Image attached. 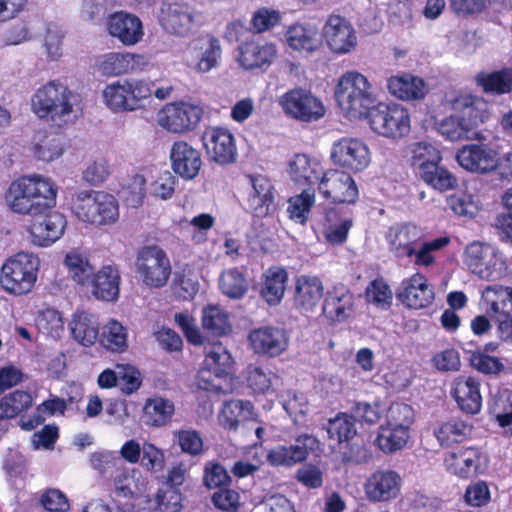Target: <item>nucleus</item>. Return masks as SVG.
<instances>
[{
    "label": "nucleus",
    "instance_id": "f257e3e1",
    "mask_svg": "<svg viewBox=\"0 0 512 512\" xmlns=\"http://www.w3.org/2000/svg\"><path fill=\"white\" fill-rule=\"evenodd\" d=\"M57 194L58 187L50 178L22 175L9 184L5 201L14 213L37 217L56 206Z\"/></svg>",
    "mask_w": 512,
    "mask_h": 512
},
{
    "label": "nucleus",
    "instance_id": "f03ea898",
    "mask_svg": "<svg viewBox=\"0 0 512 512\" xmlns=\"http://www.w3.org/2000/svg\"><path fill=\"white\" fill-rule=\"evenodd\" d=\"M78 95L58 80L38 88L31 98V109L40 119L67 122L74 113Z\"/></svg>",
    "mask_w": 512,
    "mask_h": 512
},
{
    "label": "nucleus",
    "instance_id": "7ed1b4c3",
    "mask_svg": "<svg viewBox=\"0 0 512 512\" xmlns=\"http://www.w3.org/2000/svg\"><path fill=\"white\" fill-rule=\"evenodd\" d=\"M335 98L340 108L354 118L366 117L376 102L372 84L357 71H347L340 77Z\"/></svg>",
    "mask_w": 512,
    "mask_h": 512
},
{
    "label": "nucleus",
    "instance_id": "20e7f679",
    "mask_svg": "<svg viewBox=\"0 0 512 512\" xmlns=\"http://www.w3.org/2000/svg\"><path fill=\"white\" fill-rule=\"evenodd\" d=\"M153 86V82L142 79L116 80L104 88L102 96L113 112L135 111L145 107L152 96Z\"/></svg>",
    "mask_w": 512,
    "mask_h": 512
},
{
    "label": "nucleus",
    "instance_id": "39448f33",
    "mask_svg": "<svg viewBox=\"0 0 512 512\" xmlns=\"http://www.w3.org/2000/svg\"><path fill=\"white\" fill-rule=\"evenodd\" d=\"M73 212L86 223L102 226L114 224L119 218L117 199L104 191H81L77 194Z\"/></svg>",
    "mask_w": 512,
    "mask_h": 512
},
{
    "label": "nucleus",
    "instance_id": "423d86ee",
    "mask_svg": "<svg viewBox=\"0 0 512 512\" xmlns=\"http://www.w3.org/2000/svg\"><path fill=\"white\" fill-rule=\"evenodd\" d=\"M365 118L376 134L388 139H402L411 130L410 112L399 103H378Z\"/></svg>",
    "mask_w": 512,
    "mask_h": 512
},
{
    "label": "nucleus",
    "instance_id": "0eeeda50",
    "mask_svg": "<svg viewBox=\"0 0 512 512\" xmlns=\"http://www.w3.org/2000/svg\"><path fill=\"white\" fill-rule=\"evenodd\" d=\"M38 264L32 255L19 252L8 258L0 273L1 287L14 296H23L32 291L37 281Z\"/></svg>",
    "mask_w": 512,
    "mask_h": 512
},
{
    "label": "nucleus",
    "instance_id": "6e6552de",
    "mask_svg": "<svg viewBox=\"0 0 512 512\" xmlns=\"http://www.w3.org/2000/svg\"><path fill=\"white\" fill-rule=\"evenodd\" d=\"M481 301L487 315L495 320L499 339L512 341V287L487 285L481 292Z\"/></svg>",
    "mask_w": 512,
    "mask_h": 512
},
{
    "label": "nucleus",
    "instance_id": "1a4fd4ad",
    "mask_svg": "<svg viewBox=\"0 0 512 512\" xmlns=\"http://www.w3.org/2000/svg\"><path fill=\"white\" fill-rule=\"evenodd\" d=\"M136 268L143 283L150 288L164 287L172 271L166 252L157 245L144 246L138 251Z\"/></svg>",
    "mask_w": 512,
    "mask_h": 512
},
{
    "label": "nucleus",
    "instance_id": "9d476101",
    "mask_svg": "<svg viewBox=\"0 0 512 512\" xmlns=\"http://www.w3.org/2000/svg\"><path fill=\"white\" fill-rule=\"evenodd\" d=\"M279 105L287 117L303 123L318 121L326 111L323 102L304 88L285 92L279 98Z\"/></svg>",
    "mask_w": 512,
    "mask_h": 512
},
{
    "label": "nucleus",
    "instance_id": "9b49d317",
    "mask_svg": "<svg viewBox=\"0 0 512 512\" xmlns=\"http://www.w3.org/2000/svg\"><path fill=\"white\" fill-rule=\"evenodd\" d=\"M462 259L471 273L486 280L495 279L505 264L497 248L481 241L469 243Z\"/></svg>",
    "mask_w": 512,
    "mask_h": 512
},
{
    "label": "nucleus",
    "instance_id": "f8f14e48",
    "mask_svg": "<svg viewBox=\"0 0 512 512\" xmlns=\"http://www.w3.org/2000/svg\"><path fill=\"white\" fill-rule=\"evenodd\" d=\"M203 108L185 101L167 103L158 114L159 125L172 133L194 130L203 117Z\"/></svg>",
    "mask_w": 512,
    "mask_h": 512
},
{
    "label": "nucleus",
    "instance_id": "ddd939ff",
    "mask_svg": "<svg viewBox=\"0 0 512 512\" xmlns=\"http://www.w3.org/2000/svg\"><path fill=\"white\" fill-rule=\"evenodd\" d=\"M318 191L324 199L336 204H355L359 198L353 177L338 169H329L322 173Z\"/></svg>",
    "mask_w": 512,
    "mask_h": 512
},
{
    "label": "nucleus",
    "instance_id": "4468645a",
    "mask_svg": "<svg viewBox=\"0 0 512 512\" xmlns=\"http://www.w3.org/2000/svg\"><path fill=\"white\" fill-rule=\"evenodd\" d=\"M448 105L454 113L460 116L475 139H480L481 134L476 130L490 117L488 103L482 97L459 93L448 99Z\"/></svg>",
    "mask_w": 512,
    "mask_h": 512
},
{
    "label": "nucleus",
    "instance_id": "2eb2a0df",
    "mask_svg": "<svg viewBox=\"0 0 512 512\" xmlns=\"http://www.w3.org/2000/svg\"><path fill=\"white\" fill-rule=\"evenodd\" d=\"M331 158L333 162L353 172L363 171L370 163V151L360 139L343 137L333 144Z\"/></svg>",
    "mask_w": 512,
    "mask_h": 512
},
{
    "label": "nucleus",
    "instance_id": "dca6fc26",
    "mask_svg": "<svg viewBox=\"0 0 512 512\" xmlns=\"http://www.w3.org/2000/svg\"><path fill=\"white\" fill-rule=\"evenodd\" d=\"M318 440L313 435L301 434L296 437L295 444L278 445L267 453V462L274 467L290 468L307 460Z\"/></svg>",
    "mask_w": 512,
    "mask_h": 512
},
{
    "label": "nucleus",
    "instance_id": "f3484780",
    "mask_svg": "<svg viewBox=\"0 0 512 512\" xmlns=\"http://www.w3.org/2000/svg\"><path fill=\"white\" fill-rule=\"evenodd\" d=\"M66 226V217L51 209L41 216L32 217L27 231L33 244L48 247L61 238Z\"/></svg>",
    "mask_w": 512,
    "mask_h": 512
},
{
    "label": "nucleus",
    "instance_id": "a211bd4d",
    "mask_svg": "<svg viewBox=\"0 0 512 512\" xmlns=\"http://www.w3.org/2000/svg\"><path fill=\"white\" fill-rule=\"evenodd\" d=\"M396 298L407 308L418 310L430 306L435 299V293L426 276L416 272L401 281Z\"/></svg>",
    "mask_w": 512,
    "mask_h": 512
},
{
    "label": "nucleus",
    "instance_id": "6ab92c4d",
    "mask_svg": "<svg viewBox=\"0 0 512 512\" xmlns=\"http://www.w3.org/2000/svg\"><path fill=\"white\" fill-rule=\"evenodd\" d=\"M323 36L329 49L335 54H347L355 49L357 35L354 27L345 17L337 14L328 16Z\"/></svg>",
    "mask_w": 512,
    "mask_h": 512
},
{
    "label": "nucleus",
    "instance_id": "aec40b11",
    "mask_svg": "<svg viewBox=\"0 0 512 512\" xmlns=\"http://www.w3.org/2000/svg\"><path fill=\"white\" fill-rule=\"evenodd\" d=\"M354 308L355 296L347 285L336 283L325 292L322 314L329 322L346 321L353 314Z\"/></svg>",
    "mask_w": 512,
    "mask_h": 512
},
{
    "label": "nucleus",
    "instance_id": "412c9836",
    "mask_svg": "<svg viewBox=\"0 0 512 512\" xmlns=\"http://www.w3.org/2000/svg\"><path fill=\"white\" fill-rule=\"evenodd\" d=\"M203 143L209 158L220 164L234 163L237 149L233 134L224 128L211 127L203 133Z\"/></svg>",
    "mask_w": 512,
    "mask_h": 512
},
{
    "label": "nucleus",
    "instance_id": "4be33fe9",
    "mask_svg": "<svg viewBox=\"0 0 512 512\" xmlns=\"http://www.w3.org/2000/svg\"><path fill=\"white\" fill-rule=\"evenodd\" d=\"M402 485L400 475L394 470H377L364 484L367 499L374 503L389 502L398 497Z\"/></svg>",
    "mask_w": 512,
    "mask_h": 512
},
{
    "label": "nucleus",
    "instance_id": "5701e85b",
    "mask_svg": "<svg viewBox=\"0 0 512 512\" xmlns=\"http://www.w3.org/2000/svg\"><path fill=\"white\" fill-rule=\"evenodd\" d=\"M251 190L248 193L247 205L254 217L263 218L275 210L276 190L271 180L264 175H247Z\"/></svg>",
    "mask_w": 512,
    "mask_h": 512
},
{
    "label": "nucleus",
    "instance_id": "b1692460",
    "mask_svg": "<svg viewBox=\"0 0 512 512\" xmlns=\"http://www.w3.org/2000/svg\"><path fill=\"white\" fill-rule=\"evenodd\" d=\"M385 240L389 252L396 259L403 260L413 257L421 237L416 226L409 223H396L386 231Z\"/></svg>",
    "mask_w": 512,
    "mask_h": 512
},
{
    "label": "nucleus",
    "instance_id": "393cba45",
    "mask_svg": "<svg viewBox=\"0 0 512 512\" xmlns=\"http://www.w3.org/2000/svg\"><path fill=\"white\" fill-rule=\"evenodd\" d=\"M480 381L472 376L460 375L452 383L451 396L466 414H478L482 408Z\"/></svg>",
    "mask_w": 512,
    "mask_h": 512
},
{
    "label": "nucleus",
    "instance_id": "a878e982",
    "mask_svg": "<svg viewBox=\"0 0 512 512\" xmlns=\"http://www.w3.org/2000/svg\"><path fill=\"white\" fill-rule=\"evenodd\" d=\"M324 295V285L319 276L302 274L295 278L293 303L300 311L313 312Z\"/></svg>",
    "mask_w": 512,
    "mask_h": 512
},
{
    "label": "nucleus",
    "instance_id": "bb28decb",
    "mask_svg": "<svg viewBox=\"0 0 512 512\" xmlns=\"http://www.w3.org/2000/svg\"><path fill=\"white\" fill-rule=\"evenodd\" d=\"M497 152L485 144L465 145L457 151L456 160L467 171L485 174L493 171Z\"/></svg>",
    "mask_w": 512,
    "mask_h": 512
},
{
    "label": "nucleus",
    "instance_id": "cd10ccee",
    "mask_svg": "<svg viewBox=\"0 0 512 512\" xmlns=\"http://www.w3.org/2000/svg\"><path fill=\"white\" fill-rule=\"evenodd\" d=\"M248 340L256 354L268 357L279 356L288 345L285 332L271 326L253 329L248 335Z\"/></svg>",
    "mask_w": 512,
    "mask_h": 512
},
{
    "label": "nucleus",
    "instance_id": "c85d7f7f",
    "mask_svg": "<svg viewBox=\"0 0 512 512\" xmlns=\"http://www.w3.org/2000/svg\"><path fill=\"white\" fill-rule=\"evenodd\" d=\"M107 29L111 36L123 45L132 46L141 41L144 32L141 20L127 12H115L107 20Z\"/></svg>",
    "mask_w": 512,
    "mask_h": 512
},
{
    "label": "nucleus",
    "instance_id": "c756f323",
    "mask_svg": "<svg viewBox=\"0 0 512 512\" xmlns=\"http://www.w3.org/2000/svg\"><path fill=\"white\" fill-rule=\"evenodd\" d=\"M173 171L186 180L194 179L202 166L200 152L186 141H176L170 151Z\"/></svg>",
    "mask_w": 512,
    "mask_h": 512
},
{
    "label": "nucleus",
    "instance_id": "7c9ffc66",
    "mask_svg": "<svg viewBox=\"0 0 512 512\" xmlns=\"http://www.w3.org/2000/svg\"><path fill=\"white\" fill-rule=\"evenodd\" d=\"M158 18L161 27L175 35H186L193 22L189 5L179 2L163 3Z\"/></svg>",
    "mask_w": 512,
    "mask_h": 512
},
{
    "label": "nucleus",
    "instance_id": "2f4dec72",
    "mask_svg": "<svg viewBox=\"0 0 512 512\" xmlns=\"http://www.w3.org/2000/svg\"><path fill=\"white\" fill-rule=\"evenodd\" d=\"M388 92L403 101H418L425 98L429 88L423 78L411 73L393 75L387 79Z\"/></svg>",
    "mask_w": 512,
    "mask_h": 512
},
{
    "label": "nucleus",
    "instance_id": "473e14b6",
    "mask_svg": "<svg viewBox=\"0 0 512 512\" xmlns=\"http://www.w3.org/2000/svg\"><path fill=\"white\" fill-rule=\"evenodd\" d=\"M322 226L325 241L330 245L340 246L347 241L353 219L344 216L340 209L329 207L324 210Z\"/></svg>",
    "mask_w": 512,
    "mask_h": 512
},
{
    "label": "nucleus",
    "instance_id": "72a5a7b5",
    "mask_svg": "<svg viewBox=\"0 0 512 512\" xmlns=\"http://www.w3.org/2000/svg\"><path fill=\"white\" fill-rule=\"evenodd\" d=\"M121 276L119 269L114 265L103 266L94 274L92 283V293L100 300L113 302L119 297Z\"/></svg>",
    "mask_w": 512,
    "mask_h": 512
},
{
    "label": "nucleus",
    "instance_id": "f704fd0d",
    "mask_svg": "<svg viewBox=\"0 0 512 512\" xmlns=\"http://www.w3.org/2000/svg\"><path fill=\"white\" fill-rule=\"evenodd\" d=\"M73 339L84 347H91L99 338V323L94 315L77 310L69 323Z\"/></svg>",
    "mask_w": 512,
    "mask_h": 512
},
{
    "label": "nucleus",
    "instance_id": "c9c22d12",
    "mask_svg": "<svg viewBox=\"0 0 512 512\" xmlns=\"http://www.w3.org/2000/svg\"><path fill=\"white\" fill-rule=\"evenodd\" d=\"M145 64V57L134 53L111 52L105 54L100 69L105 75L119 76L140 70Z\"/></svg>",
    "mask_w": 512,
    "mask_h": 512
},
{
    "label": "nucleus",
    "instance_id": "e433bc0d",
    "mask_svg": "<svg viewBox=\"0 0 512 512\" xmlns=\"http://www.w3.org/2000/svg\"><path fill=\"white\" fill-rule=\"evenodd\" d=\"M239 51V62L241 66L247 70L268 65L276 56V48L274 44H259L254 40L242 43Z\"/></svg>",
    "mask_w": 512,
    "mask_h": 512
},
{
    "label": "nucleus",
    "instance_id": "4c0bfd02",
    "mask_svg": "<svg viewBox=\"0 0 512 512\" xmlns=\"http://www.w3.org/2000/svg\"><path fill=\"white\" fill-rule=\"evenodd\" d=\"M475 82L485 94L500 96L512 92V68L504 67L491 72L480 71L475 75Z\"/></svg>",
    "mask_w": 512,
    "mask_h": 512
},
{
    "label": "nucleus",
    "instance_id": "58836bf2",
    "mask_svg": "<svg viewBox=\"0 0 512 512\" xmlns=\"http://www.w3.org/2000/svg\"><path fill=\"white\" fill-rule=\"evenodd\" d=\"M254 416L251 401L232 399L224 402L218 418L225 429L236 431L241 423L254 419Z\"/></svg>",
    "mask_w": 512,
    "mask_h": 512
},
{
    "label": "nucleus",
    "instance_id": "ea45409f",
    "mask_svg": "<svg viewBox=\"0 0 512 512\" xmlns=\"http://www.w3.org/2000/svg\"><path fill=\"white\" fill-rule=\"evenodd\" d=\"M175 413V405L170 399L153 396L146 399L143 406V421L150 427L166 426Z\"/></svg>",
    "mask_w": 512,
    "mask_h": 512
},
{
    "label": "nucleus",
    "instance_id": "a19ab883",
    "mask_svg": "<svg viewBox=\"0 0 512 512\" xmlns=\"http://www.w3.org/2000/svg\"><path fill=\"white\" fill-rule=\"evenodd\" d=\"M201 323L203 329L215 337H225L233 331L229 313L217 304H208L202 309Z\"/></svg>",
    "mask_w": 512,
    "mask_h": 512
},
{
    "label": "nucleus",
    "instance_id": "79ce46f5",
    "mask_svg": "<svg viewBox=\"0 0 512 512\" xmlns=\"http://www.w3.org/2000/svg\"><path fill=\"white\" fill-rule=\"evenodd\" d=\"M286 39L289 47L299 52L311 53L321 45L318 30L302 24L291 25L286 32Z\"/></svg>",
    "mask_w": 512,
    "mask_h": 512
},
{
    "label": "nucleus",
    "instance_id": "37998d69",
    "mask_svg": "<svg viewBox=\"0 0 512 512\" xmlns=\"http://www.w3.org/2000/svg\"><path fill=\"white\" fill-rule=\"evenodd\" d=\"M287 281L288 272L285 268L272 266L267 269L264 274L261 295L268 304L280 303L286 290Z\"/></svg>",
    "mask_w": 512,
    "mask_h": 512
},
{
    "label": "nucleus",
    "instance_id": "c03bdc74",
    "mask_svg": "<svg viewBox=\"0 0 512 512\" xmlns=\"http://www.w3.org/2000/svg\"><path fill=\"white\" fill-rule=\"evenodd\" d=\"M290 176L299 185L319 183L323 173L320 164L305 154H296L290 162Z\"/></svg>",
    "mask_w": 512,
    "mask_h": 512
},
{
    "label": "nucleus",
    "instance_id": "a18cd8bd",
    "mask_svg": "<svg viewBox=\"0 0 512 512\" xmlns=\"http://www.w3.org/2000/svg\"><path fill=\"white\" fill-rule=\"evenodd\" d=\"M204 365L217 371L219 375L229 377L234 368V358L225 345L220 341L210 343L204 347Z\"/></svg>",
    "mask_w": 512,
    "mask_h": 512
},
{
    "label": "nucleus",
    "instance_id": "49530a36",
    "mask_svg": "<svg viewBox=\"0 0 512 512\" xmlns=\"http://www.w3.org/2000/svg\"><path fill=\"white\" fill-rule=\"evenodd\" d=\"M127 337V328L119 321L111 319L102 327L98 340L106 350L122 353L128 347Z\"/></svg>",
    "mask_w": 512,
    "mask_h": 512
},
{
    "label": "nucleus",
    "instance_id": "de8ad7c7",
    "mask_svg": "<svg viewBox=\"0 0 512 512\" xmlns=\"http://www.w3.org/2000/svg\"><path fill=\"white\" fill-rule=\"evenodd\" d=\"M33 403L28 391L15 390L0 398V421L14 419L27 411Z\"/></svg>",
    "mask_w": 512,
    "mask_h": 512
},
{
    "label": "nucleus",
    "instance_id": "09e8293b",
    "mask_svg": "<svg viewBox=\"0 0 512 512\" xmlns=\"http://www.w3.org/2000/svg\"><path fill=\"white\" fill-rule=\"evenodd\" d=\"M35 140L32 153L37 160L51 162L62 155V137L58 133L40 132Z\"/></svg>",
    "mask_w": 512,
    "mask_h": 512
},
{
    "label": "nucleus",
    "instance_id": "8fccbe9b",
    "mask_svg": "<svg viewBox=\"0 0 512 512\" xmlns=\"http://www.w3.org/2000/svg\"><path fill=\"white\" fill-rule=\"evenodd\" d=\"M410 438V432L385 423L379 427L375 444L384 453L390 454L403 449Z\"/></svg>",
    "mask_w": 512,
    "mask_h": 512
},
{
    "label": "nucleus",
    "instance_id": "3c124183",
    "mask_svg": "<svg viewBox=\"0 0 512 512\" xmlns=\"http://www.w3.org/2000/svg\"><path fill=\"white\" fill-rule=\"evenodd\" d=\"M442 159L441 151L430 143L416 142L411 147V166L419 176Z\"/></svg>",
    "mask_w": 512,
    "mask_h": 512
},
{
    "label": "nucleus",
    "instance_id": "603ef678",
    "mask_svg": "<svg viewBox=\"0 0 512 512\" xmlns=\"http://www.w3.org/2000/svg\"><path fill=\"white\" fill-rule=\"evenodd\" d=\"M248 281L239 268L234 267L222 271L219 277V288L231 299H241L248 291Z\"/></svg>",
    "mask_w": 512,
    "mask_h": 512
},
{
    "label": "nucleus",
    "instance_id": "864d4df0",
    "mask_svg": "<svg viewBox=\"0 0 512 512\" xmlns=\"http://www.w3.org/2000/svg\"><path fill=\"white\" fill-rule=\"evenodd\" d=\"M450 469L461 478H469L477 473L479 468V454L475 448L468 447L453 452L450 455Z\"/></svg>",
    "mask_w": 512,
    "mask_h": 512
},
{
    "label": "nucleus",
    "instance_id": "5fc2aeb1",
    "mask_svg": "<svg viewBox=\"0 0 512 512\" xmlns=\"http://www.w3.org/2000/svg\"><path fill=\"white\" fill-rule=\"evenodd\" d=\"M355 422L352 415L339 412L334 418L329 419L327 423L326 430L329 438L337 441L339 444L349 442L357 434Z\"/></svg>",
    "mask_w": 512,
    "mask_h": 512
},
{
    "label": "nucleus",
    "instance_id": "6e6d98bb",
    "mask_svg": "<svg viewBox=\"0 0 512 512\" xmlns=\"http://www.w3.org/2000/svg\"><path fill=\"white\" fill-rule=\"evenodd\" d=\"M315 203L314 190L304 189L300 194L288 200L287 213L295 223L304 225L308 221L311 208Z\"/></svg>",
    "mask_w": 512,
    "mask_h": 512
},
{
    "label": "nucleus",
    "instance_id": "4d7b16f0",
    "mask_svg": "<svg viewBox=\"0 0 512 512\" xmlns=\"http://www.w3.org/2000/svg\"><path fill=\"white\" fill-rule=\"evenodd\" d=\"M365 299L375 307L388 310L393 303V292L383 277L373 279L365 289Z\"/></svg>",
    "mask_w": 512,
    "mask_h": 512
},
{
    "label": "nucleus",
    "instance_id": "13d9d810",
    "mask_svg": "<svg viewBox=\"0 0 512 512\" xmlns=\"http://www.w3.org/2000/svg\"><path fill=\"white\" fill-rule=\"evenodd\" d=\"M433 168L424 171L420 178L432 188L441 192L456 188L458 181L455 175L447 168L437 162L432 165Z\"/></svg>",
    "mask_w": 512,
    "mask_h": 512
},
{
    "label": "nucleus",
    "instance_id": "bf43d9fd",
    "mask_svg": "<svg viewBox=\"0 0 512 512\" xmlns=\"http://www.w3.org/2000/svg\"><path fill=\"white\" fill-rule=\"evenodd\" d=\"M439 444L449 447L455 443L463 442L467 437V426L463 421L450 419L434 430Z\"/></svg>",
    "mask_w": 512,
    "mask_h": 512
},
{
    "label": "nucleus",
    "instance_id": "052dcab7",
    "mask_svg": "<svg viewBox=\"0 0 512 512\" xmlns=\"http://www.w3.org/2000/svg\"><path fill=\"white\" fill-rule=\"evenodd\" d=\"M438 131L450 141L475 139L473 133L468 129L457 113L442 119L438 124Z\"/></svg>",
    "mask_w": 512,
    "mask_h": 512
},
{
    "label": "nucleus",
    "instance_id": "680f3d73",
    "mask_svg": "<svg viewBox=\"0 0 512 512\" xmlns=\"http://www.w3.org/2000/svg\"><path fill=\"white\" fill-rule=\"evenodd\" d=\"M68 273L78 284H86L93 275V267L88 259L76 252H70L64 260Z\"/></svg>",
    "mask_w": 512,
    "mask_h": 512
},
{
    "label": "nucleus",
    "instance_id": "e2e57ef3",
    "mask_svg": "<svg viewBox=\"0 0 512 512\" xmlns=\"http://www.w3.org/2000/svg\"><path fill=\"white\" fill-rule=\"evenodd\" d=\"M182 494L178 488H159L154 497L153 512H180Z\"/></svg>",
    "mask_w": 512,
    "mask_h": 512
},
{
    "label": "nucleus",
    "instance_id": "0e129e2a",
    "mask_svg": "<svg viewBox=\"0 0 512 512\" xmlns=\"http://www.w3.org/2000/svg\"><path fill=\"white\" fill-rule=\"evenodd\" d=\"M414 410L412 406L395 402L390 405L386 413V423L392 427H397L410 432L411 426L414 423Z\"/></svg>",
    "mask_w": 512,
    "mask_h": 512
},
{
    "label": "nucleus",
    "instance_id": "69168bd1",
    "mask_svg": "<svg viewBox=\"0 0 512 512\" xmlns=\"http://www.w3.org/2000/svg\"><path fill=\"white\" fill-rule=\"evenodd\" d=\"M470 366L484 375H499L504 371L505 365L500 358L490 356L480 350L473 351L469 357Z\"/></svg>",
    "mask_w": 512,
    "mask_h": 512
},
{
    "label": "nucleus",
    "instance_id": "338daca9",
    "mask_svg": "<svg viewBox=\"0 0 512 512\" xmlns=\"http://www.w3.org/2000/svg\"><path fill=\"white\" fill-rule=\"evenodd\" d=\"M174 441L182 453L198 456L203 452V439L200 433L193 429H181L174 432Z\"/></svg>",
    "mask_w": 512,
    "mask_h": 512
},
{
    "label": "nucleus",
    "instance_id": "774afa93",
    "mask_svg": "<svg viewBox=\"0 0 512 512\" xmlns=\"http://www.w3.org/2000/svg\"><path fill=\"white\" fill-rule=\"evenodd\" d=\"M203 483L208 489H220L230 486L232 478L222 464L210 461L204 467Z\"/></svg>",
    "mask_w": 512,
    "mask_h": 512
}]
</instances>
